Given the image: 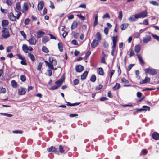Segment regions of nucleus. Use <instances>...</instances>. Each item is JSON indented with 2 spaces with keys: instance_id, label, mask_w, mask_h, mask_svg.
Instances as JSON below:
<instances>
[{
  "instance_id": "c9c22d12",
  "label": "nucleus",
  "mask_w": 159,
  "mask_h": 159,
  "mask_svg": "<svg viewBox=\"0 0 159 159\" xmlns=\"http://www.w3.org/2000/svg\"><path fill=\"white\" fill-rule=\"evenodd\" d=\"M28 56L30 58L32 61H34L35 60V57L34 56L30 53H29Z\"/></svg>"
},
{
  "instance_id": "0e129e2a",
  "label": "nucleus",
  "mask_w": 159,
  "mask_h": 159,
  "mask_svg": "<svg viewBox=\"0 0 159 159\" xmlns=\"http://www.w3.org/2000/svg\"><path fill=\"white\" fill-rule=\"evenodd\" d=\"M6 3L9 6H11L12 5V2L10 0H6Z\"/></svg>"
},
{
  "instance_id": "bb28decb",
  "label": "nucleus",
  "mask_w": 159,
  "mask_h": 159,
  "mask_svg": "<svg viewBox=\"0 0 159 159\" xmlns=\"http://www.w3.org/2000/svg\"><path fill=\"white\" fill-rule=\"evenodd\" d=\"M96 38L97 39V40H98V41H100L101 39H102V36L101 35L100 33L98 32L96 34Z\"/></svg>"
},
{
  "instance_id": "a211bd4d",
  "label": "nucleus",
  "mask_w": 159,
  "mask_h": 159,
  "mask_svg": "<svg viewBox=\"0 0 159 159\" xmlns=\"http://www.w3.org/2000/svg\"><path fill=\"white\" fill-rule=\"evenodd\" d=\"M152 138L155 140H159V134L157 132H154L152 134Z\"/></svg>"
},
{
  "instance_id": "79ce46f5",
  "label": "nucleus",
  "mask_w": 159,
  "mask_h": 159,
  "mask_svg": "<svg viewBox=\"0 0 159 159\" xmlns=\"http://www.w3.org/2000/svg\"><path fill=\"white\" fill-rule=\"evenodd\" d=\"M20 80L23 82H24L26 80V77L25 75H22L20 76Z\"/></svg>"
},
{
  "instance_id": "338daca9",
  "label": "nucleus",
  "mask_w": 159,
  "mask_h": 159,
  "mask_svg": "<svg viewBox=\"0 0 159 159\" xmlns=\"http://www.w3.org/2000/svg\"><path fill=\"white\" fill-rule=\"evenodd\" d=\"M12 48V46H8L7 48V52H9L11 51V49Z\"/></svg>"
},
{
  "instance_id": "0eeeda50",
  "label": "nucleus",
  "mask_w": 159,
  "mask_h": 159,
  "mask_svg": "<svg viewBox=\"0 0 159 159\" xmlns=\"http://www.w3.org/2000/svg\"><path fill=\"white\" fill-rule=\"evenodd\" d=\"M64 78L61 77V79L58 80L57 81H56L55 82V84L57 85L58 87H59L61 85L62 83L64 80Z\"/></svg>"
},
{
  "instance_id": "c03bdc74",
  "label": "nucleus",
  "mask_w": 159,
  "mask_h": 159,
  "mask_svg": "<svg viewBox=\"0 0 159 159\" xmlns=\"http://www.w3.org/2000/svg\"><path fill=\"white\" fill-rule=\"evenodd\" d=\"M106 55H104L101 59V62L104 64H106L105 61V57L106 56Z\"/></svg>"
},
{
  "instance_id": "a19ab883",
  "label": "nucleus",
  "mask_w": 159,
  "mask_h": 159,
  "mask_svg": "<svg viewBox=\"0 0 159 159\" xmlns=\"http://www.w3.org/2000/svg\"><path fill=\"white\" fill-rule=\"evenodd\" d=\"M98 24V16L96 15L95 17V20L93 24V27H95Z\"/></svg>"
},
{
  "instance_id": "f3484780",
  "label": "nucleus",
  "mask_w": 159,
  "mask_h": 159,
  "mask_svg": "<svg viewBox=\"0 0 159 159\" xmlns=\"http://www.w3.org/2000/svg\"><path fill=\"white\" fill-rule=\"evenodd\" d=\"M18 92L19 94L20 95H24L26 92L25 89L23 88H20L18 90Z\"/></svg>"
},
{
  "instance_id": "cd10ccee",
  "label": "nucleus",
  "mask_w": 159,
  "mask_h": 159,
  "mask_svg": "<svg viewBox=\"0 0 159 159\" xmlns=\"http://www.w3.org/2000/svg\"><path fill=\"white\" fill-rule=\"evenodd\" d=\"M66 102V105L69 106H75L76 105H79L80 103V102L79 103H71L69 102Z\"/></svg>"
},
{
  "instance_id": "9b49d317",
  "label": "nucleus",
  "mask_w": 159,
  "mask_h": 159,
  "mask_svg": "<svg viewBox=\"0 0 159 159\" xmlns=\"http://www.w3.org/2000/svg\"><path fill=\"white\" fill-rule=\"evenodd\" d=\"M30 44L34 45L36 44L37 41L34 37H31L29 40Z\"/></svg>"
},
{
  "instance_id": "a878e982",
  "label": "nucleus",
  "mask_w": 159,
  "mask_h": 159,
  "mask_svg": "<svg viewBox=\"0 0 159 159\" xmlns=\"http://www.w3.org/2000/svg\"><path fill=\"white\" fill-rule=\"evenodd\" d=\"M88 72L87 71H85L81 75V78L82 80H84L86 78V77L88 75Z\"/></svg>"
},
{
  "instance_id": "6ab92c4d",
  "label": "nucleus",
  "mask_w": 159,
  "mask_h": 159,
  "mask_svg": "<svg viewBox=\"0 0 159 159\" xmlns=\"http://www.w3.org/2000/svg\"><path fill=\"white\" fill-rule=\"evenodd\" d=\"M2 26L3 28H5L8 26L9 24L8 21L6 20H3L2 21Z\"/></svg>"
},
{
  "instance_id": "393cba45",
  "label": "nucleus",
  "mask_w": 159,
  "mask_h": 159,
  "mask_svg": "<svg viewBox=\"0 0 159 159\" xmlns=\"http://www.w3.org/2000/svg\"><path fill=\"white\" fill-rule=\"evenodd\" d=\"M120 87V84L116 83L115 85L112 87V89L113 91H115L119 89Z\"/></svg>"
},
{
  "instance_id": "052dcab7",
  "label": "nucleus",
  "mask_w": 159,
  "mask_h": 159,
  "mask_svg": "<svg viewBox=\"0 0 159 159\" xmlns=\"http://www.w3.org/2000/svg\"><path fill=\"white\" fill-rule=\"evenodd\" d=\"M20 63L23 65H27V63L26 62V60H25V58L24 59L22 60V61H20Z\"/></svg>"
},
{
  "instance_id": "8fccbe9b",
  "label": "nucleus",
  "mask_w": 159,
  "mask_h": 159,
  "mask_svg": "<svg viewBox=\"0 0 159 159\" xmlns=\"http://www.w3.org/2000/svg\"><path fill=\"white\" fill-rule=\"evenodd\" d=\"M103 87V86L102 85L99 84L98 86L96 87L95 90H98L101 89Z\"/></svg>"
},
{
  "instance_id": "bf43d9fd",
  "label": "nucleus",
  "mask_w": 159,
  "mask_h": 159,
  "mask_svg": "<svg viewBox=\"0 0 159 159\" xmlns=\"http://www.w3.org/2000/svg\"><path fill=\"white\" fill-rule=\"evenodd\" d=\"M134 65V64H130L128 66L127 70L129 71L130 70L132 67Z\"/></svg>"
},
{
  "instance_id": "2f4dec72",
  "label": "nucleus",
  "mask_w": 159,
  "mask_h": 159,
  "mask_svg": "<svg viewBox=\"0 0 159 159\" xmlns=\"http://www.w3.org/2000/svg\"><path fill=\"white\" fill-rule=\"evenodd\" d=\"M98 74L101 75H104V70L102 68H99L98 69Z\"/></svg>"
},
{
  "instance_id": "b1692460",
  "label": "nucleus",
  "mask_w": 159,
  "mask_h": 159,
  "mask_svg": "<svg viewBox=\"0 0 159 159\" xmlns=\"http://www.w3.org/2000/svg\"><path fill=\"white\" fill-rule=\"evenodd\" d=\"M78 25V23L76 21H74L71 27V30L77 28Z\"/></svg>"
},
{
  "instance_id": "680f3d73",
  "label": "nucleus",
  "mask_w": 159,
  "mask_h": 159,
  "mask_svg": "<svg viewBox=\"0 0 159 159\" xmlns=\"http://www.w3.org/2000/svg\"><path fill=\"white\" fill-rule=\"evenodd\" d=\"M20 34L25 39L26 38V35L23 31H20Z\"/></svg>"
},
{
  "instance_id": "5fc2aeb1",
  "label": "nucleus",
  "mask_w": 159,
  "mask_h": 159,
  "mask_svg": "<svg viewBox=\"0 0 159 159\" xmlns=\"http://www.w3.org/2000/svg\"><path fill=\"white\" fill-rule=\"evenodd\" d=\"M109 29L107 27H105L104 29V32L106 35H107L108 34Z\"/></svg>"
},
{
  "instance_id": "864d4df0",
  "label": "nucleus",
  "mask_w": 159,
  "mask_h": 159,
  "mask_svg": "<svg viewBox=\"0 0 159 159\" xmlns=\"http://www.w3.org/2000/svg\"><path fill=\"white\" fill-rule=\"evenodd\" d=\"M152 35L154 39L159 41V36L152 34Z\"/></svg>"
},
{
  "instance_id": "4be33fe9",
  "label": "nucleus",
  "mask_w": 159,
  "mask_h": 159,
  "mask_svg": "<svg viewBox=\"0 0 159 159\" xmlns=\"http://www.w3.org/2000/svg\"><path fill=\"white\" fill-rule=\"evenodd\" d=\"M22 48L25 53H27L29 47L26 44H23L22 46Z\"/></svg>"
},
{
  "instance_id": "4c0bfd02",
  "label": "nucleus",
  "mask_w": 159,
  "mask_h": 159,
  "mask_svg": "<svg viewBox=\"0 0 159 159\" xmlns=\"http://www.w3.org/2000/svg\"><path fill=\"white\" fill-rule=\"evenodd\" d=\"M48 41V38L47 36H45L42 37V41L43 42L46 43Z\"/></svg>"
},
{
  "instance_id": "9d476101",
  "label": "nucleus",
  "mask_w": 159,
  "mask_h": 159,
  "mask_svg": "<svg viewBox=\"0 0 159 159\" xmlns=\"http://www.w3.org/2000/svg\"><path fill=\"white\" fill-rule=\"evenodd\" d=\"M15 10L17 12H19L21 11V7L20 2H18L16 4Z\"/></svg>"
},
{
  "instance_id": "49530a36",
  "label": "nucleus",
  "mask_w": 159,
  "mask_h": 159,
  "mask_svg": "<svg viewBox=\"0 0 159 159\" xmlns=\"http://www.w3.org/2000/svg\"><path fill=\"white\" fill-rule=\"evenodd\" d=\"M77 16L83 21L85 19V17L82 16L81 14H77Z\"/></svg>"
},
{
  "instance_id": "3c124183",
  "label": "nucleus",
  "mask_w": 159,
  "mask_h": 159,
  "mask_svg": "<svg viewBox=\"0 0 159 159\" xmlns=\"http://www.w3.org/2000/svg\"><path fill=\"white\" fill-rule=\"evenodd\" d=\"M63 148L65 151V153L67 152L69 150V148L67 146H64Z\"/></svg>"
},
{
  "instance_id": "4468645a",
  "label": "nucleus",
  "mask_w": 159,
  "mask_h": 159,
  "mask_svg": "<svg viewBox=\"0 0 159 159\" xmlns=\"http://www.w3.org/2000/svg\"><path fill=\"white\" fill-rule=\"evenodd\" d=\"M75 69L77 72H81L84 70V67L81 65H79L76 66Z\"/></svg>"
},
{
  "instance_id": "58836bf2",
  "label": "nucleus",
  "mask_w": 159,
  "mask_h": 159,
  "mask_svg": "<svg viewBox=\"0 0 159 159\" xmlns=\"http://www.w3.org/2000/svg\"><path fill=\"white\" fill-rule=\"evenodd\" d=\"M149 3L155 6H158L159 5L158 3L156 1L152 0L149 2Z\"/></svg>"
},
{
  "instance_id": "dca6fc26",
  "label": "nucleus",
  "mask_w": 159,
  "mask_h": 159,
  "mask_svg": "<svg viewBox=\"0 0 159 159\" xmlns=\"http://www.w3.org/2000/svg\"><path fill=\"white\" fill-rule=\"evenodd\" d=\"M44 6V2L43 1H41L39 2L38 6L37 8L38 9L39 11H41Z\"/></svg>"
},
{
  "instance_id": "aec40b11",
  "label": "nucleus",
  "mask_w": 159,
  "mask_h": 159,
  "mask_svg": "<svg viewBox=\"0 0 159 159\" xmlns=\"http://www.w3.org/2000/svg\"><path fill=\"white\" fill-rule=\"evenodd\" d=\"M141 49V46L139 44L136 45L135 46L134 51L136 53L139 52Z\"/></svg>"
},
{
  "instance_id": "39448f33",
  "label": "nucleus",
  "mask_w": 159,
  "mask_h": 159,
  "mask_svg": "<svg viewBox=\"0 0 159 159\" xmlns=\"http://www.w3.org/2000/svg\"><path fill=\"white\" fill-rule=\"evenodd\" d=\"M47 150L49 152H54L56 154H57L58 152L57 149L53 146L48 148Z\"/></svg>"
},
{
  "instance_id": "1a4fd4ad",
  "label": "nucleus",
  "mask_w": 159,
  "mask_h": 159,
  "mask_svg": "<svg viewBox=\"0 0 159 159\" xmlns=\"http://www.w3.org/2000/svg\"><path fill=\"white\" fill-rule=\"evenodd\" d=\"M99 44V41L96 39H94L92 42L91 43V47L92 48H95L98 46Z\"/></svg>"
},
{
  "instance_id": "72a5a7b5",
  "label": "nucleus",
  "mask_w": 159,
  "mask_h": 159,
  "mask_svg": "<svg viewBox=\"0 0 159 159\" xmlns=\"http://www.w3.org/2000/svg\"><path fill=\"white\" fill-rule=\"evenodd\" d=\"M23 9L25 11L28 10V4L27 3L25 2L22 6Z\"/></svg>"
},
{
  "instance_id": "13d9d810",
  "label": "nucleus",
  "mask_w": 159,
  "mask_h": 159,
  "mask_svg": "<svg viewBox=\"0 0 159 159\" xmlns=\"http://www.w3.org/2000/svg\"><path fill=\"white\" fill-rule=\"evenodd\" d=\"M30 20L29 19L27 18L24 21V24L25 25H28L29 24V22H30Z\"/></svg>"
},
{
  "instance_id": "37998d69",
  "label": "nucleus",
  "mask_w": 159,
  "mask_h": 159,
  "mask_svg": "<svg viewBox=\"0 0 159 159\" xmlns=\"http://www.w3.org/2000/svg\"><path fill=\"white\" fill-rule=\"evenodd\" d=\"M73 82L74 85H77L79 84L80 81L78 79H75L74 80Z\"/></svg>"
},
{
  "instance_id": "603ef678",
  "label": "nucleus",
  "mask_w": 159,
  "mask_h": 159,
  "mask_svg": "<svg viewBox=\"0 0 159 159\" xmlns=\"http://www.w3.org/2000/svg\"><path fill=\"white\" fill-rule=\"evenodd\" d=\"M110 16L108 13H106L103 16L102 18L104 19L105 18H110Z\"/></svg>"
},
{
  "instance_id": "4d7b16f0",
  "label": "nucleus",
  "mask_w": 159,
  "mask_h": 159,
  "mask_svg": "<svg viewBox=\"0 0 159 159\" xmlns=\"http://www.w3.org/2000/svg\"><path fill=\"white\" fill-rule=\"evenodd\" d=\"M121 81L122 82V83H129V81H128V80H127L126 79L124 78H122L121 79Z\"/></svg>"
},
{
  "instance_id": "20e7f679",
  "label": "nucleus",
  "mask_w": 159,
  "mask_h": 159,
  "mask_svg": "<svg viewBox=\"0 0 159 159\" xmlns=\"http://www.w3.org/2000/svg\"><path fill=\"white\" fill-rule=\"evenodd\" d=\"M137 17L139 18H144L147 16V12L146 11H143L139 14H137Z\"/></svg>"
},
{
  "instance_id": "ea45409f",
  "label": "nucleus",
  "mask_w": 159,
  "mask_h": 159,
  "mask_svg": "<svg viewBox=\"0 0 159 159\" xmlns=\"http://www.w3.org/2000/svg\"><path fill=\"white\" fill-rule=\"evenodd\" d=\"M6 90L5 88L2 87H0V93H5Z\"/></svg>"
},
{
  "instance_id": "09e8293b",
  "label": "nucleus",
  "mask_w": 159,
  "mask_h": 159,
  "mask_svg": "<svg viewBox=\"0 0 159 159\" xmlns=\"http://www.w3.org/2000/svg\"><path fill=\"white\" fill-rule=\"evenodd\" d=\"M123 16L122 12V11H120L119 12L118 18L120 20H121L122 19Z\"/></svg>"
},
{
  "instance_id": "69168bd1",
  "label": "nucleus",
  "mask_w": 159,
  "mask_h": 159,
  "mask_svg": "<svg viewBox=\"0 0 159 159\" xmlns=\"http://www.w3.org/2000/svg\"><path fill=\"white\" fill-rule=\"evenodd\" d=\"M91 53V51H88L86 53L85 57L86 58H88L90 55Z\"/></svg>"
},
{
  "instance_id": "2eb2a0df",
  "label": "nucleus",
  "mask_w": 159,
  "mask_h": 159,
  "mask_svg": "<svg viewBox=\"0 0 159 159\" xmlns=\"http://www.w3.org/2000/svg\"><path fill=\"white\" fill-rule=\"evenodd\" d=\"M151 39L150 35H146L145 37L143 38V41L144 43H147L151 40Z\"/></svg>"
},
{
  "instance_id": "774afa93",
  "label": "nucleus",
  "mask_w": 159,
  "mask_h": 159,
  "mask_svg": "<svg viewBox=\"0 0 159 159\" xmlns=\"http://www.w3.org/2000/svg\"><path fill=\"white\" fill-rule=\"evenodd\" d=\"M1 11L3 13L6 14L7 12V10L6 9L5 10L1 7L0 8Z\"/></svg>"
},
{
  "instance_id": "6e6552de",
  "label": "nucleus",
  "mask_w": 159,
  "mask_h": 159,
  "mask_svg": "<svg viewBox=\"0 0 159 159\" xmlns=\"http://www.w3.org/2000/svg\"><path fill=\"white\" fill-rule=\"evenodd\" d=\"M137 17V14L132 15L128 18V20L130 22L135 21L138 19V18Z\"/></svg>"
},
{
  "instance_id": "c85d7f7f",
  "label": "nucleus",
  "mask_w": 159,
  "mask_h": 159,
  "mask_svg": "<svg viewBox=\"0 0 159 159\" xmlns=\"http://www.w3.org/2000/svg\"><path fill=\"white\" fill-rule=\"evenodd\" d=\"M138 58L139 60V62L143 65H144L145 64V62L144 61H143V59L142 57L141 56L139 55V54H137V55Z\"/></svg>"
},
{
  "instance_id": "6e6d98bb",
  "label": "nucleus",
  "mask_w": 159,
  "mask_h": 159,
  "mask_svg": "<svg viewBox=\"0 0 159 159\" xmlns=\"http://www.w3.org/2000/svg\"><path fill=\"white\" fill-rule=\"evenodd\" d=\"M155 89V88H146L145 89L143 90V91H152Z\"/></svg>"
},
{
  "instance_id": "e2e57ef3",
  "label": "nucleus",
  "mask_w": 159,
  "mask_h": 159,
  "mask_svg": "<svg viewBox=\"0 0 159 159\" xmlns=\"http://www.w3.org/2000/svg\"><path fill=\"white\" fill-rule=\"evenodd\" d=\"M51 61L52 62L53 65L55 66L57 64V62L56 59H53V58H52V61Z\"/></svg>"
},
{
  "instance_id": "473e14b6",
  "label": "nucleus",
  "mask_w": 159,
  "mask_h": 159,
  "mask_svg": "<svg viewBox=\"0 0 159 159\" xmlns=\"http://www.w3.org/2000/svg\"><path fill=\"white\" fill-rule=\"evenodd\" d=\"M11 85L14 88H16L17 86V84L14 80H13L11 81Z\"/></svg>"
},
{
  "instance_id": "e433bc0d",
  "label": "nucleus",
  "mask_w": 159,
  "mask_h": 159,
  "mask_svg": "<svg viewBox=\"0 0 159 159\" xmlns=\"http://www.w3.org/2000/svg\"><path fill=\"white\" fill-rule=\"evenodd\" d=\"M59 152L61 153H65V151L63 147L61 145H60L59 146Z\"/></svg>"
},
{
  "instance_id": "412c9836",
  "label": "nucleus",
  "mask_w": 159,
  "mask_h": 159,
  "mask_svg": "<svg viewBox=\"0 0 159 159\" xmlns=\"http://www.w3.org/2000/svg\"><path fill=\"white\" fill-rule=\"evenodd\" d=\"M44 34V33L43 32L40 30L38 31L36 37L37 38H40Z\"/></svg>"
},
{
  "instance_id": "423d86ee",
  "label": "nucleus",
  "mask_w": 159,
  "mask_h": 159,
  "mask_svg": "<svg viewBox=\"0 0 159 159\" xmlns=\"http://www.w3.org/2000/svg\"><path fill=\"white\" fill-rule=\"evenodd\" d=\"M8 17L9 20L12 21H14L16 20V16H14L12 12H10L8 14Z\"/></svg>"
},
{
  "instance_id": "7c9ffc66",
  "label": "nucleus",
  "mask_w": 159,
  "mask_h": 159,
  "mask_svg": "<svg viewBox=\"0 0 159 159\" xmlns=\"http://www.w3.org/2000/svg\"><path fill=\"white\" fill-rule=\"evenodd\" d=\"M42 51L44 53H47L49 51L48 48L46 46H42Z\"/></svg>"
},
{
  "instance_id": "f8f14e48",
  "label": "nucleus",
  "mask_w": 159,
  "mask_h": 159,
  "mask_svg": "<svg viewBox=\"0 0 159 159\" xmlns=\"http://www.w3.org/2000/svg\"><path fill=\"white\" fill-rule=\"evenodd\" d=\"M150 78L147 76H146L144 80H141L140 82V84H146L147 82H149L150 81Z\"/></svg>"
},
{
  "instance_id": "f704fd0d",
  "label": "nucleus",
  "mask_w": 159,
  "mask_h": 159,
  "mask_svg": "<svg viewBox=\"0 0 159 159\" xmlns=\"http://www.w3.org/2000/svg\"><path fill=\"white\" fill-rule=\"evenodd\" d=\"M96 80V77L95 75L93 74L92 75L90 80L93 82H95Z\"/></svg>"
},
{
  "instance_id": "f03ea898",
  "label": "nucleus",
  "mask_w": 159,
  "mask_h": 159,
  "mask_svg": "<svg viewBox=\"0 0 159 159\" xmlns=\"http://www.w3.org/2000/svg\"><path fill=\"white\" fill-rule=\"evenodd\" d=\"M2 35L3 38L6 39L10 37L8 29L6 28H2L1 29Z\"/></svg>"
},
{
  "instance_id": "5701e85b",
  "label": "nucleus",
  "mask_w": 159,
  "mask_h": 159,
  "mask_svg": "<svg viewBox=\"0 0 159 159\" xmlns=\"http://www.w3.org/2000/svg\"><path fill=\"white\" fill-rule=\"evenodd\" d=\"M128 26L129 24L128 23L122 24L120 26L121 30H125L128 27Z\"/></svg>"
},
{
  "instance_id": "c756f323",
  "label": "nucleus",
  "mask_w": 159,
  "mask_h": 159,
  "mask_svg": "<svg viewBox=\"0 0 159 159\" xmlns=\"http://www.w3.org/2000/svg\"><path fill=\"white\" fill-rule=\"evenodd\" d=\"M58 46L60 51L61 52H62L63 51V47L62 43L59 42L58 43Z\"/></svg>"
},
{
  "instance_id": "a18cd8bd",
  "label": "nucleus",
  "mask_w": 159,
  "mask_h": 159,
  "mask_svg": "<svg viewBox=\"0 0 159 159\" xmlns=\"http://www.w3.org/2000/svg\"><path fill=\"white\" fill-rule=\"evenodd\" d=\"M58 88L59 87L56 85H53L49 89L51 90H53L58 89Z\"/></svg>"
},
{
  "instance_id": "7ed1b4c3",
  "label": "nucleus",
  "mask_w": 159,
  "mask_h": 159,
  "mask_svg": "<svg viewBox=\"0 0 159 159\" xmlns=\"http://www.w3.org/2000/svg\"><path fill=\"white\" fill-rule=\"evenodd\" d=\"M144 71L145 73H148L150 75H154L157 74V72L155 70L150 69L149 68L145 69Z\"/></svg>"
},
{
  "instance_id": "de8ad7c7",
  "label": "nucleus",
  "mask_w": 159,
  "mask_h": 159,
  "mask_svg": "<svg viewBox=\"0 0 159 159\" xmlns=\"http://www.w3.org/2000/svg\"><path fill=\"white\" fill-rule=\"evenodd\" d=\"M42 63L41 62H40L39 63L38 65V67L37 68V70L39 71H40L41 69L42 68Z\"/></svg>"
},
{
  "instance_id": "ddd939ff",
  "label": "nucleus",
  "mask_w": 159,
  "mask_h": 159,
  "mask_svg": "<svg viewBox=\"0 0 159 159\" xmlns=\"http://www.w3.org/2000/svg\"><path fill=\"white\" fill-rule=\"evenodd\" d=\"M44 62L45 63L46 65L48 66V67L51 70H53L54 67H53V64H52L50 60V63L46 61H44Z\"/></svg>"
},
{
  "instance_id": "f257e3e1",
  "label": "nucleus",
  "mask_w": 159,
  "mask_h": 159,
  "mask_svg": "<svg viewBox=\"0 0 159 159\" xmlns=\"http://www.w3.org/2000/svg\"><path fill=\"white\" fill-rule=\"evenodd\" d=\"M118 36L116 35L112 37V40L113 42V45L112 47V51H111V54L112 56H114V53L115 52V48L116 46V44L118 41Z\"/></svg>"
}]
</instances>
